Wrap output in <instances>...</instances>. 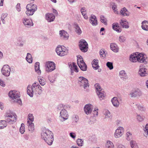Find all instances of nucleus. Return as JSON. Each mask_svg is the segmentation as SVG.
<instances>
[{
	"instance_id": "obj_21",
	"label": "nucleus",
	"mask_w": 148,
	"mask_h": 148,
	"mask_svg": "<svg viewBox=\"0 0 148 148\" xmlns=\"http://www.w3.org/2000/svg\"><path fill=\"white\" fill-rule=\"evenodd\" d=\"M119 75L121 79L123 80L127 79L128 78L127 74L124 70H123L120 71Z\"/></svg>"
},
{
	"instance_id": "obj_38",
	"label": "nucleus",
	"mask_w": 148,
	"mask_h": 148,
	"mask_svg": "<svg viewBox=\"0 0 148 148\" xmlns=\"http://www.w3.org/2000/svg\"><path fill=\"white\" fill-rule=\"evenodd\" d=\"M71 65L72 67V69L74 71L77 73L79 71L77 67L75 62H73L72 64H70L69 66Z\"/></svg>"
},
{
	"instance_id": "obj_63",
	"label": "nucleus",
	"mask_w": 148,
	"mask_h": 148,
	"mask_svg": "<svg viewBox=\"0 0 148 148\" xmlns=\"http://www.w3.org/2000/svg\"><path fill=\"white\" fill-rule=\"evenodd\" d=\"M112 9L114 12H115L116 11V6L115 4H114L112 6Z\"/></svg>"
},
{
	"instance_id": "obj_1",
	"label": "nucleus",
	"mask_w": 148,
	"mask_h": 148,
	"mask_svg": "<svg viewBox=\"0 0 148 148\" xmlns=\"http://www.w3.org/2000/svg\"><path fill=\"white\" fill-rule=\"evenodd\" d=\"M42 87L37 82L33 83L32 86L28 85L27 88V94L31 97H32L34 94L37 95L41 94L42 92Z\"/></svg>"
},
{
	"instance_id": "obj_51",
	"label": "nucleus",
	"mask_w": 148,
	"mask_h": 148,
	"mask_svg": "<svg viewBox=\"0 0 148 148\" xmlns=\"http://www.w3.org/2000/svg\"><path fill=\"white\" fill-rule=\"evenodd\" d=\"M141 27L143 30L148 31V24H144L143 25H142Z\"/></svg>"
},
{
	"instance_id": "obj_64",
	"label": "nucleus",
	"mask_w": 148,
	"mask_h": 148,
	"mask_svg": "<svg viewBox=\"0 0 148 148\" xmlns=\"http://www.w3.org/2000/svg\"><path fill=\"white\" fill-rule=\"evenodd\" d=\"M80 11L81 13L83 12H86V9L85 7H83L81 8Z\"/></svg>"
},
{
	"instance_id": "obj_55",
	"label": "nucleus",
	"mask_w": 148,
	"mask_h": 148,
	"mask_svg": "<svg viewBox=\"0 0 148 148\" xmlns=\"http://www.w3.org/2000/svg\"><path fill=\"white\" fill-rule=\"evenodd\" d=\"M64 107V105L62 104H60L57 106V109L59 110L63 109L62 108Z\"/></svg>"
},
{
	"instance_id": "obj_37",
	"label": "nucleus",
	"mask_w": 148,
	"mask_h": 148,
	"mask_svg": "<svg viewBox=\"0 0 148 148\" xmlns=\"http://www.w3.org/2000/svg\"><path fill=\"white\" fill-rule=\"evenodd\" d=\"M100 21L105 25H107V20L106 18L103 15H101L100 16Z\"/></svg>"
},
{
	"instance_id": "obj_52",
	"label": "nucleus",
	"mask_w": 148,
	"mask_h": 148,
	"mask_svg": "<svg viewBox=\"0 0 148 148\" xmlns=\"http://www.w3.org/2000/svg\"><path fill=\"white\" fill-rule=\"evenodd\" d=\"M137 119L138 121H142L144 119V117L143 116H141L140 115H138L137 116Z\"/></svg>"
},
{
	"instance_id": "obj_6",
	"label": "nucleus",
	"mask_w": 148,
	"mask_h": 148,
	"mask_svg": "<svg viewBox=\"0 0 148 148\" xmlns=\"http://www.w3.org/2000/svg\"><path fill=\"white\" fill-rule=\"evenodd\" d=\"M57 54L60 56L66 55L68 53V49L64 46L58 45L56 49Z\"/></svg>"
},
{
	"instance_id": "obj_33",
	"label": "nucleus",
	"mask_w": 148,
	"mask_h": 148,
	"mask_svg": "<svg viewBox=\"0 0 148 148\" xmlns=\"http://www.w3.org/2000/svg\"><path fill=\"white\" fill-rule=\"evenodd\" d=\"M7 126V122L5 120L0 121V129H2Z\"/></svg>"
},
{
	"instance_id": "obj_8",
	"label": "nucleus",
	"mask_w": 148,
	"mask_h": 148,
	"mask_svg": "<svg viewBox=\"0 0 148 148\" xmlns=\"http://www.w3.org/2000/svg\"><path fill=\"white\" fill-rule=\"evenodd\" d=\"M94 86L97 94L100 99L101 100L103 99L105 96L103 89H102L100 85L98 84H95Z\"/></svg>"
},
{
	"instance_id": "obj_32",
	"label": "nucleus",
	"mask_w": 148,
	"mask_h": 148,
	"mask_svg": "<svg viewBox=\"0 0 148 148\" xmlns=\"http://www.w3.org/2000/svg\"><path fill=\"white\" fill-rule=\"evenodd\" d=\"M35 71L38 74L41 73V71L40 69V63L38 62H37L35 64Z\"/></svg>"
},
{
	"instance_id": "obj_18",
	"label": "nucleus",
	"mask_w": 148,
	"mask_h": 148,
	"mask_svg": "<svg viewBox=\"0 0 148 148\" xmlns=\"http://www.w3.org/2000/svg\"><path fill=\"white\" fill-rule=\"evenodd\" d=\"M89 22L94 26L97 25V19L96 16L94 15H92L89 19Z\"/></svg>"
},
{
	"instance_id": "obj_20",
	"label": "nucleus",
	"mask_w": 148,
	"mask_h": 148,
	"mask_svg": "<svg viewBox=\"0 0 148 148\" xmlns=\"http://www.w3.org/2000/svg\"><path fill=\"white\" fill-rule=\"evenodd\" d=\"M74 27L75 29V32L78 35H80L82 34V31L78 24L76 23H74Z\"/></svg>"
},
{
	"instance_id": "obj_23",
	"label": "nucleus",
	"mask_w": 148,
	"mask_h": 148,
	"mask_svg": "<svg viewBox=\"0 0 148 148\" xmlns=\"http://www.w3.org/2000/svg\"><path fill=\"white\" fill-rule=\"evenodd\" d=\"M27 125L28 127V129L29 131L31 132H33L34 130V123L29 121H28L27 123Z\"/></svg>"
},
{
	"instance_id": "obj_7",
	"label": "nucleus",
	"mask_w": 148,
	"mask_h": 148,
	"mask_svg": "<svg viewBox=\"0 0 148 148\" xmlns=\"http://www.w3.org/2000/svg\"><path fill=\"white\" fill-rule=\"evenodd\" d=\"M77 81V83L79 86L80 87H83L84 89L89 86L88 79L83 77H79Z\"/></svg>"
},
{
	"instance_id": "obj_22",
	"label": "nucleus",
	"mask_w": 148,
	"mask_h": 148,
	"mask_svg": "<svg viewBox=\"0 0 148 148\" xmlns=\"http://www.w3.org/2000/svg\"><path fill=\"white\" fill-rule=\"evenodd\" d=\"M77 64L81 70L83 71H85L87 70V66L84 62L78 63Z\"/></svg>"
},
{
	"instance_id": "obj_48",
	"label": "nucleus",
	"mask_w": 148,
	"mask_h": 148,
	"mask_svg": "<svg viewBox=\"0 0 148 148\" xmlns=\"http://www.w3.org/2000/svg\"><path fill=\"white\" fill-rule=\"evenodd\" d=\"M72 118L74 122L75 123L78 122L79 120V117L77 115H74L73 116Z\"/></svg>"
},
{
	"instance_id": "obj_53",
	"label": "nucleus",
	"mask_w": 148,
	"mask_h": 148,
	"mask_svg": "<svg viewBox=\"0 0 148 148\" xmlns=\"http://www.w3.org/2000/svg\"><path fill=\"white\" fill-rule=\"evenodd\" d=\"M21 4L20 3H18L16 6V8L17 10L19 12L21 11Z\"/></svg>"
},
{
	"instance_id": "obj_41",
	"label": "nucleus",
	"mask_w": 148,
	"mask_h": 148,
	"mask_svg": "<svg viewBox=\"0 0 148 148\" xmlns=\"http://www.w3.org/2000/svg\"><path fill=\"white\" fill-rule=\"evenodd\" d=\"M84 140L83 139L78 138L77 140V143L79 146H82L83 145Z\"/></svg>"
},
{
	"instance_id": "obj_16",
	"label": "nucleus",
	"mask_w": 148,
	"mask_h": 148,
	"mask_svg": "<svg viewBox=\"0 0 148 148\" xmlns=\"http://www.w3.org/2000/svg\"><path fill=\"white\" fill-rule=\"evenodd\" d=\"M59 33L61 38L65 40H67L68 39L69 35L66 32L62 30L60 31Z\"/></svg>"
},
{
	"instance_id": "obj_43",
	"label": "nucleus",
	"mask_w": 148,
	"mask_h": 148,
	"mask_svg": "<svg viewBox=\"0 0 148 148\" xmlns=\"http://www.w3.org/2000/svg\"><path fill=\"white\" fill-rule=\"evenodd\" d=\"M126 139L127 140H130L132 138V134L129 132H127L126 134Z\"/></svg>"
},
{
	"instance_id": "obj_15",
	"label": "nucleus",
	"mask_w": 148,
	"mask_h": 148,
	"mask_svg": "<svg viewBox=\"0 0 148 148\" xmlns=\"http://www.w3.org/2000/svg\"><path fill=\"white\" fill-rule=\"evenodd\" d=\"M55 18V15L52 13H47L45 14V18L48 22L53 21Z\"/></svg>"
},
{
	"instance_id": "obj_30",
	"label": "nucleus",
	"mask_w": 148,
	"mask_h": 148,
	"mask_svg": "<svg viewBox=\"0 0 148 148\" xmlns=\"http://www.w3.org/2000/svg\"><path fill=\"white\" fill-rule=\"evenodd\" d=\"M15 115L14 113L12 111L9 110L7 111L5 116V117L12 118Z\"/></svg>"
},
{
	"instance_id": "obj_29",
	"label": "nucleus",
	"mask_w": 148,
	"mask_h": 148,
	"mask_svg": "<svg viewBox=\"0 0 148 148\" xmlns=\"http://www.w3.org/2000/svg\"><path fill=\"white\" fill-rule=\"evenodd\" d=\"M111 101L114 106L116 107L119 106V103L116 97H113L111 99Z\"/></svg>"
},
{
	"instance_id": "obj_31",
	"label": "nucleus",
	"mask_w": 148,
	"mask_h": 148,
	"mask_svg": "<svg viewBox=\"0 0 148 148\" xmlns=\"http://www.w3.org/2000/svg\"><path fill=\"white\" fill-rule=\"evenodd\" d=\"M120 12L124 16H128L130 14L129 12L125 7L121 9Z\"/></svg>"
},
{
	"instance_id": "obj_25",
	"label": "nucleus",
	"mask_w": 148,
	"mask_h": 148,
	"mask_svg": "<svg viewBox=\"0 0 148 148\" xmlns=\"http://www.w3.org/2000/svg\"><path fill=\"white\" fill-rule=\"evenodd\" d=\"M92 67L95 70H97L99 67L98 64V61L97 60L94 59L92 62Z\"/></svg>"
},
{
	"instance_id": "obj_28",
	"label": "nucleus",
	"mask_w": 148,
	"mask_h": 148,
	"mask_svg": "<svg viewBox=\"0 0 148 148\" xmlns=\"http://www.w3.org/2000/svg\"><path fill=\"white\" fill-rule=\"evenodd\" d=\"M17 116L16 115L13 116L12 118H9L7 120V123H8L10 124H13L16 121Z\"/></svg>"
},
{
	"instance_id": "obj_46",
	"label": "nucleus",
	"mask_w": 148,
	"mask_h": 148,
	"mask_svg": "<svg viewBox=\"0 0 148 148\" xmlns=\"http://www.w3.org/2000/svg\"><path fill=\"white\" fill-rule=\"evenodd\" d=\"M55 76V75L54 76L52 77H48V79L51 82L53 83L54 82L56 78V77Z\"/></svg>"
},
{
	"instance_id": "obj_50",
	"label": "nucleus",
	"mask_w": 148,
	"mask_h": 148,
	"mask_svg": "<svg viewBox=\"0 0 148 148\" xmlns=\"http://www.w3.org/2000/svg\"><path fill=\"white\" fill-rule=\"evenodd\" d=\"M28 118L29 119L30 121V122H32L34 121V117L33 114L29 113L28 115Z\"/></svg>"
},
{
	"instance_id": "obj_56",
	"label": "nucleus",
	"mask_w": 148,
	"mask_h": 148,
	"mask_svg": "<svg viewBox=\"0 0 148 148\" xmlns=\"http://www.w3.org/2000/svg\"><path fill=\"white\" fill-rule=\"evenodd\" d=\"M144 130L145 132L148 135V124L146 125L144 129Z\"/></svg>"
},
{
	"instance_id": "obj_5",
	"label": "nucleus",
	"mask_w": 148,
	"mask_h": 148,
	"mask_svg": "<svg viewBox=\"0 0 148 148\" xmlns=\"http://www.w3.org/2000/svg\"><path fill=\"white\" fill-rule=\"evenodd\" d=\"M26 9L27 10L26 11L27 15L28 16L32 15L37 10V6L32 3L28 4L26 5Z\"/></svg>"
},
{
	"instance_id": "obj_54",
	"label": "nucleus",
	"mask_w": 148,
	"mask_h": 148,
	"mask_svg": "<svg viewBox=\"0 0 148 148\" xmlns=\"http://www.w3.org/2000/svg\"><path fill=\"white\" fill-rule=\"evenodd\" d=\"M138 110L141 111H145V107L140 106H138Z\"/></svg>"
},
{
	"instance_id": "obj_42",
	"label": "nucleus",
	"mask_w": 148,
	"mask_h": 148,
	"mask_svg": "<svg viewBox=\"0 0 148 148\" xmlns=\"http://www.w3.org/2000/svg\"><path fill=\"white\" fill-rule=\"evenodd\" d=\"M106 65L110 70H112L113 68V63L112 62H107Z\"/></svg>"
},
{
	"instance_id": "obj_44",
	"label": "nucleus",
	"mask_w": 148,
	"mask_h": 148,
	"mask_svg": "<svg viewBox=\"0 0 148 148\" xmlns=\"http://www.w3.org/2000/svg\"><path fill=\"white\" fill-rule=\"evenodd\" d=\"M24 125L23 123L21 124V126L20 128V132L21 134H23L25 131Z\"/></svg>"
},
{
	"instance_id": "obj_13",
	"label": "nucleus",
	"mask_w": 148,
	"mask_h": 148,
	"mask_svg": "<svg viewBox=\"0 0 148 148\" xmlns=\"http://www.w3.org/2000/svg\"><path fill=\"white\" fill-rule=\"evenodd\" d=\"M93 106L89 103L86 104L84 107V110L85 112L87 115L90 114L92 111Z\"/></svg>"
},
{
	"instance_id": "obj_11",
	"label": "nucleus",
	"mask_w": 148,
	"mask_h": 148,
	"mask_svg": "<svg viewBox=\"0 0 148 148\" xmlns=\"http://www.w3.org/2000/svg\"><path fill=\"white\" fill-rule=\"evenodd\" d=\"M124 129L121 127H119L115 130L114 133V136L116 138H118L121 137L123 134Z\"/></svg>"
},
{
	"instance_id": "obj_17",
	"label": "nucleus",
	"mask_w": 148,
	"mask_h": 148,
	"mask_svg": "<svg viewBox=\"0 0 148 148\" xmlns=\"http://www.w3.org/2000/svg\"><path fill=\"white\" fill-rule=\"evenodd\" d=\"M148 73L147 69L145 68L144 67L143 68L142 67V68H140L138 71V74L141 76H146L147 75Z\"/></svg>"
},
{
	"instance_id": "obj_10",
	"label": "nucleus",
	"mask_w": 148,
	"mask_h": 148,
	"mask_svg": "<svg viewBox=\"0 0 148 148\" xmlns=\"http://www.w3.org/2000/svg\"><path fill=\"white\" fill-rule=\"evenodd\" d=\"M10 68L8 65H5L2 67L1 69V72L4 76L8 77L10 75Z\"/></svg>"
},
{
	"instance_id": "obj_19",
	"label": "nucleus",
	"mask_w": 148,
	"mask_h": 148,
	"mask_svg": "<svg viewBox=\"0 0 148 148\" xmlns=\"http://www.w3.org/2000/svg\"><path fill=\"white\" fill-rule=\"evenodd\" d=\"M141 94V91L138 89L135 90L134 92H131L130 94L131 97H134L137 96H140Z\"/></svg>"
},
{
	"instance_id": "obj_57",
	"label": "nucleus",
	"mask_w": 148,
	"mask_h": 148,
	"mask_svg": "<svg viewBox=\"0 0 148 148\" xmlns=\"http://www.w3.org/2000/svg\"><path fill=\"white\" fill-rule=\"evenodd\" d=\"M0 85L3 87H4L5 86V82L1 78H0Z\"/></svg>"
},
{
	"instance_id": "obj_40",
	"label": "nucleus",
	"mask_w": 148,
	"mask_h": 148,
	"mask_svg": "<svg viewBox=\"0 0 148 148\" xmlns=\"http://www.w3.org/2000/svg\"><path fill=\"white\" fill-rule=\"evenodd\" d=\"M38 80L39 83L41 86H44L46 82L44 78H38Z\"/></svg>"
},
{
	"instance_id": "obj_61",
	"label": "nucleus",
	"mask_w": 148,
	"mask_h": 148,
	"mask_svg": "<svg viewBox=\"0 0 148 148\" xmlns=\"http://www.w3.org/2000/svg\"><path fill=\"white\" fill-rule=\"evenodd\" d=\"M8 14L7 13H3L2 14L1 18H4V19L5 17H7V16H8Z\"/></svg>"
},
{
	"instance_id": "obj_35",
	"label": "nucleus",
	"mask_w": 148,
	"mask_h": 148,
	"mask_svg": "<svg viewBox=\"0 0 148 148\" xmlns=\"http://www.w3.org/2000/svg\"><path fill=\"white\" fill-rule=\"evenodd\" d=\"M26 60L29 63H31L32 62V58L31 54L29 53H27L26 57Z\"/></svg>"
},
{
	"instance_id": "obj_9",
	"label": "nucleus",
	"mask_w": 148,
	"mask_h": 148,
	"mask_svg": "<svg viewBox=\"0 0 148 148\" xmlns=\"http://www.w3.org/2000/svg\"><path fill=\"white\" fill-rule=\"evenodd\" d=\"M45 67L46 71L49 73L55 69L56 64L53 62L49 61L46 62Z\"/></svg>"
},
{
	"instance_id": "obj_14",
	"label": "nucleus",
	"mask_w": 148,
	"mask_h": 148,
	"mask_svg": "<svg viewBox=\"0 0 148 148\" xmlns=\"http://www.w3.org/2000/svg\"><path fill=\"white\" fill-rule=\"evenodd\" d=\"M60 114L61 117L60 119L61 121H64L68 119V114L66 110H65L62 109L61 111Z\"/></svg>"
},
{
	"instance_id": "obj_60",
	"label": "nucleus",
	"mask_w": 148,
	"mask_h": 148,
	"mask_svg": "<svg viewBox=\"0 0 148 148\" xmlns=\"http://www.w3.org/2000/svg\"><path fill=\"white\" fill-rule=\"evenodd\" d=\"M70 136L72 138H75L76 136V134L74 133L71 132L70 133Z\"/></svg>"
},
{
	"instance_id": "obj_26",
	"label": "nucleus",
	"mask_w": 148,
	"mask_h": 148,
	"mask_svg": "<svg viewBox=\"0 0 148 148\" xmlns=\"http://www.w3.org/2000/svg\"><path fill=\"white\" fill-rule=\"evenodd\" d=\"M111 49L115 52H117L119 51V48L117 45L115 43H111L110 45Z\"/></svg>"
},
{
	"instance_id": "obj_62",
	"label": "nucleus",
	"mask_w": 148,
	"mask_h": 148,
	"mask_svg": "<svg viewBox=\"0 0 148 148\" xmlns=\"http://www.w3.org/2000/svg\"><path fill=\"white\" fill-rule=\"evenodd\" d=\"M105 53V52L104 50L103 49H101L100 51L99 54L100 56H101L102 57H103V55Z\"/></svg>"
},
{
	"instance_id": "obj_24",
	"label": "nucleus",
	"mask_w": 148,
	"mask_h": 148,
	"mask_svg": "<svg viewBox=\"0 0 148 148\" xmlns=\"http://www.w3.org/2000/svg\"><path fill=\"white\" fill-rule=\"evenodd\" d=\"M120 25L123 28H128L129 27V26L128 25V22L125 19H121L120 20Z\"/></svg>"
},
{
	"instance_id": "obj_58",
	"label": "nucleus",
	"mask_w": 148,
	"mask_h": 148,
	"mask_svg": "<svg viewBox=\"0 0 148 148\" xmlns=\"http://www.w3.org/2000/svg\"><path fill=\"white\" fill-rule=\"evenodd\" d=\"M125 39L124 37L123 36H120L119 38V41L121 42H123L125 40Z\"/></svg>"
},
{
	"instance_id": "obj_59",
	"label": "nucleus",
	"mask_w": 148,
	"mask_h": 148,
	"mask_svg": "<svg viewBox=\"0 0 148 148\" xmlns=\"http://www.w3.org/2000/svg\"><path fill=\"white\" fill-rule=\"evenodd\" d=\"M83 15L84 18L85 19H88V17L87 15L86 14V13L85 12H83L82 13H81Z\"/></svg>"
},
{
	"instance_id": "obj_47",
	"label": "nucleus",
	"mask_w": 148,
	"mask_h": 148,
	"mask_svg": "<svg viewBox=\"0 0 148 148\" xmlns=\"http://www.w3.org/2000/svg\"><path fill=\"white\" fill-rule=\"evenodd\" d=\"M77 58V64L79 63H81V62H84L82 57L81 56H78Z\"/></svg>"
},
{
	"instance_id": "obj_39",
	"label": "nucleus",
	"mask_w": 148,
	"mask_h": 148,
	"mask_svg": "<svg viewBox=\"0 0 148 148\" xmlns=\"http://www.w3.org/2000/svg\"><path fill=\"white\" fill-rule=\"evenodd\" d=\"M130 145L132 148H138V145L136 142L134 140L130 141Z\"/></svg>"
},
{
	"instance_id": "obj_2",
	"label": "nucleus",
	"mask_w": 148,
	"mask_h": 148,
	"mask_svg": "<svg viewBox=\"0 0 148 148\" xmlns=\"http://www.w3.org/2000/svg\"><path fill=\"white\" fill-rule=\"evenodd\" d=\"M41 138L44 139L47 144L51 145L54 140L53 133L48 129H43L41 133Z\"/></svg>"
},
{
	"instance_id": "obj_49",
	"label": "nucleus",
	"mask_w": 148,
	"mask_h": 148,
	"mask_svg": "<svg viewBox=\"0 0 148 148\" xmlns=\"http://www.w3.org/2000/svg\"><path fill=\"white\" fill-rule=\"evenodd\" d=\"M98 108H95L94 110L93 111V116H97L98 115Z\"/></svg>"
},
{
	"instance_id": "obj_4",
	"label": "nucleus",
	"mask_w": 148,
	"mask_h": 148,
	"mask_svg": "<svg viewBox=\"0 0 148 148\" xmlns=\"http://www.w3.org/2000/svg\"><path fill=\"white\" fill-rule=\"evenodd\" d=\"M9 96L14 100V101L20 104L22 103V101L20 98L19 92L15 90L11 91L9 92Z\"/></svg>"
},
{
	"instance_id": "obj_45",
	"label": "nucleus",
	"mask_w": 148,
	"mask_h": 148,
	"mask_svg": "<svg viewBox=\"0 0 148 148\" xmlns=\"http://www.w3.org/2000/svg\"><path fill=\"white\" fill-rule=\"evenodd\" d=\"M79 44H81L82 46H84V45H88V44L86 41L84 39H82L80 40L79 42Z\"/></svg>"
},
{
	"instance_id": "obj_36",
	"label": "nucleus",
	"mask_w": 148,
	"mask_h": 148,
	"mask_svg": "<svg viewBox=\"0 0 148 148\" xmlns=\"http://www.w3.org/2000/svg\"><path fill=\"white\" fill-rule=\"evenodd\" d=\"M106 148H114L113 143L110 140L107 141L106 145Z\"/></svg>"
},
{
	"instance_id": "obj_27",
	"label": "nucleus",
	"mask_w": 148,
	"mask_h": 148,
	"mask_svg": "<svg viewBox=\"0 0 148 148\" xmlns=\"http://www.w3.org/2000/svg\"><path fill=\"white\" fill-rule=\"evenodd\" d=\"M112 27L113 29L117 32L119 33L121 32V29L119 27V24L117 23H114L112 24Z\"/></svg>"
},
{
	"instance_id": "obj_34",
	"label": "nucleus",
	"mask_w": 148,
	"mask_h": 148,
	"mask_svg": "<svg viewBox=\"0 0 148 148\" xmlns=\"http://www.w3.org/2000/svg\"><path fill=\"white\" fill-rule=\"evenodd\" d=\"M79 48L82 51L84 52H86L88 51V45H84V46H82L81 44H79Z\"/></svg>"
},
{
	"instance_id": "obj_3",
	"label": "nucleus",
	"mask_w": 148,
	"mask_h": 148,
	"mask_svg": "<svg viewBox=\"0 0 148 148\" xmlns=\"http://www.w3.org/2000/svg\"><path fill=\"white\" fill-rule=\"evenodd\" d=\"M145 58L143 54L136 52L133 55L131 54L130 56V60L133 62H136L138 61L139 62L146 64L147 62L145 60Z\"/></svg>"
},
{
	"instance_id": "obj_12",
	"label": "nucleus",
	"mask_w": 148,
	"mask_h": 148,
	"mask_svg": "<svg viewBox=\"0 0 148 148\" xmlns=\"http://www.w3.org/2000/svg\"><path fill=\"white\" fill-rule=\"evenodd\" d=\"M23 23L25 26L27 27L33 26V23L31 19L24 18L22 19Z\"/></svg>"
}]
</instances>
